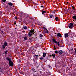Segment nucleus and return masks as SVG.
<instances>
[{"mask_svg": "<svg viewBox=\"0 0 76 76\" xmlns=\"http://www.w3.org/2000/svg\"><path fill=\"white\" fill-rule=\"evenodd\" d=\"M7 60L9 61V64L10 66L13 67V62L11 61V59L9 57H7L6 58Z\"/></svg>", "mask_w": 76, "mask_h": 76, "instance_id": "f257e3e1", "label": "nucleus"}, {"mask_svg": "<svg viewBox=\"0 0 76 76\" xmlns=\"http://www.w3.org/2000/svg\"><path fill=\"white\" fill-rule=\"evenodd\" d=\"M34 29L31 30L30 31V32L28 34L29 37H31V36H32V34L33 33V34H34Z\"/></svg>", "mask_w": 76, "mask_h": 76, "instance_id": "f03ea898", "label": "nucleus"}, {"mask_svg": "<svg viewBox=\"0 0 76 76\" xmlns=\"http://www.w3.org/2000/svg\"><path fill=\"white\" fill-rule=\"evenodd\" d=\"M68 27L69 28H73L74 27V26H73V24L72 23H70V25L68 26Z\"/></svg>", "mask_w": 76, "mask_h": 76, "instance_id": "7ed1b4c3", "label": "nucleus"}, {"mask_svg": "<svg viewBox=\"0 0 76 76\" xmlns=\"http://www.w3.org/2000/svg\"><path fill=\"white\" fill-rule=\"evenodd\" d=\"M57 37H59L60 38H61V35L60 34V33H58L57 34Z\"/></svg>", "mask_w": 76, "mask_h": 76, "instance_id": "20e7f679", "label": "nucleus"}, {"mask_svg": "<svg viewBox=\"0 0 76 76\" xmlns=\"http://www.w3.org/2000/svg\"><path fill=\"white\" fill-rule=\"evenodd\" d=\"M56 44H57L58 47H61V44L59 42H57Z\"/></svg>", "mask_w": 76, "mask_h": 76, "instance_id": "39448f33", "label": "nucleus"}, {"mask_svg": "<svg viewBox=\"0 0 76 76\" xmlns=\"http://www.w3.org/2000/svg\"><path fill=\"white\" fill-rule=\"evenodd\" d=\"M58 53L60 54H61L63 53V51L62 50H60L58 51Z\"/></svg>", "mask_w": 76, "mask_h": 76, "instance_id": "423d86ee", "label": "nucleus"}, {"mask_svg": "<svg viewBox=\"0 0 76 76\" xmlns=\"http://www.w3.org/2000/svg\"><path fill=\"white\" fill-rule=\"evenodd\" d=\"M65 38H67V37H68V34H65Z\"/></svg>", "mask_w": 76, "mask_h": 76, "instance_id": "0eeeda50", "label": "nucleus"}, {"mask_svg": "<svg viewBox=\"0 0 76 76\" xmlns=\"http://www.w3.org/2000/svg\"><path fill=\"white\" fill-rule=\"evenodd\" d=\"M53 15H50V18H53V19H54L55 18V17H53Z\"/></svg>", "mask_w": 76, "mask_h": 76, "instance_id": "6e6552de", "label": "nucleus"}, {"mask_svg": "<svg viewBox=\"0 0 76 76\" xmlns=\"http://www.w3.org/2000/svg\"><path fill=\"white\" fill-rule=\"evenodd\" d=\"M4 45H5V47L7 46V42H4Z\"/></svg>", "mask_w": 76, "mask_h": 76, "instance_id": "1a4fd4ad", "label": "nucleus"}, {"mask_svg": "<svg viewBox=\"0 0 76 76\" xmlns=\"http://www.w3.org/2000/svg\"><path fill=\"white\" fill-rule=\"evenodd\" d=\"M46 56V53H43V57H45Z\"/></svg>", "mask_w": 76, "mask_h": 76, "instance_id": "9d476101", "label": "nucleus"}, {"mask_svg": "<svg viewBox=\"0 0 76 76\" xmlns=\"http://www.w3.org/2000/svg\"><path fill=\"white\" fill-rule=\"evenodd\" d=\"M52 40H53V42L55 43V44H56V43H57V42L56 40H55V39H52Z\"/></svg>", "mask_w": 76, "mask_h": 76, "instance_id": "9b49d317", "label": "nucleus"}, {"mask_svg": "<svg viewBox=\"0 0 76 76\" xmlns=\"http://www.w3.org/2000/svg\"><path fill=\"white\" fill-rule=\"evenodd\" d=\"M8 4L10 5V6H13V4L12 3V2H10L8 3Z\"/></svg>", "mask_w": 76, "mask_h": 76, "instance_id": "f8f14e48", "label": "nucleus"}, {"mask_svg": "<svg viewBox=\"0 0 76 76\" xmlns=\"http://www.w3.org/2000/svg\"><path fill=\"white\" fill-rule=\"evenodd\" d=\"M24 14L23 13H22L21 14V17L22 18H24L25 17V15H24Z\"/></svg>", "mask_w": 76, "mask_h": 76, "instance_id": "ddd939ff", "label": "nucleus"}, {"mask_svg": "<svg viewBox=\"0 0 76 76\" xmlns=\"http://www.w3.org/2000/svg\"><path fill=\"white\" fill-rule=\"evenodd\" d=\"M42 14H44V13H46V11H42Z\"/></svg>", "mask_w": 76, "mask_h": 76, "instance_id": "4468645a", "label": "nucleus"}, {"mask_svg": "<svg viewBox=\"0 0 76 76\" xmlns=\"http://www.w3.org/2000/svg\"><path fill=\"white\" fill-rule=\"evenodd\" d=\"M24 40H27V37H25L24 38Z\"/></svg>", "mask_w": 76, "mask_h": 76, "instance_id": "2eb2a0df", "label": "nucleus"}, {"mask_svg": "<svg viewBox=\"0 0 76 76\" xmlns=\"http://www.w3.org/2000/svg\"><path fill=\"white\" fill-rule=\"evenodd\" d=\"M7 52H8V51L7 50L4 51V53H5V54H7Z\"/></svg>", "mask_w": 76, "mask_h": 76, "instance_id": "dca6fc26", "label": "nucleus"}, {"mask_svg": "<svg viewBox=\"0 0 76 76\" xmlns=\"http://www.w3.org/2000/svg\"><path fill=\"white\" fill-rule=\"evenodd\" d=\"M52 56H53V58H55V56H56V54H53L52 55Z\"/></svg>", "mask_w": 76, "mask_h": 76, "instance_id": "f3484780", "label": "nucleus"}, {"mask_svg": "<svg viewBox=\"0 0 76 76\" xmlns=\"http://www.w3.org/2000/svg\"><path fill=\"white\" fill-rule=\"evenodd\" d=\"M76 18V16L75 15L72 17L73 19H75Z\"/></svg>", "mask_w": 76, "mask_h": 76, "instance_id": "a211bd4d", "label": "nucleus"}, {"mask_svg": "<svg viewBox=\"0 0 76 76\" xmlns=\"http://www.w3.org/2000/svg\"><path fill=\"white\" fill-rule=\"evenodd\" d=\"M39 36L40 38H42L43 37V35L42 34H40Z\"/></svg>", "mask_w": 76, "mask_h": 76, "instance_id": "6ab92c4d", "label": "nucleus"}, {"mask_svg": "<svg viewBox=\"0 0 76 76\" xmlns=\"http://www.w3.org/2000/svg\"><path fill=\"white\" fill-rule=\"evenodd\" d=\"M23 28L24 29H27V27L26 26H24L23 27Z\"/></svg>", "mask_w": 76, "mask_h": 76, "instance_id": "aec40b11", "label": "nucleus"}, {"mask_svg": "<svg viewBox=\"0 0 76 76\" xmlns=\"http://www.w3.org/2000/svg\"><path fill=\"white\" fill-rule=\"evenodd\" d=\"M55 19H56V21H57V20H58V17H56Z\"/></svg>", "mask_w": 76, "mask_h": 76, "instance_id": "412c9836", "label": "nucleus"}, {"mask_svg": "<svg viewBox=\"0 0 76 76\" xmlns=\"http://www.w3.org/2000/svg\"><path fill=\"white\" fill-rule=\"evenodd\" d=\"M6 46H5V45H2V48H5Z\"/></svg>", "mask_w": 76, "mask_h": 76, "instance_id": "4be33fe9", "label": "nucleus"}, {"mask_svg": "<svg viewBox=\"0 0 76 76\" xmlns=\"http://www.w3.org/2000/svg\"><path fill=\"white\" fill-rule=\"evenodd\" d=\"M55 53H56V54H58V51H57V50L55 51Z\"/></svg>", "mask_w": 76, "mask_h": 76, "instance_id": "5701e85b", "label": "nucleus"}, {"mask_svg": "<svg viewBox=\"0 0 76 76\" xmlns=\"http://www.w3.org/2000/svg\"><path fill=\"white\" fill-rule=\"evenodd\" d=\"M35 56H36V58H38L39 57V56H38V55H35Z\"/></svg>", "mask_w": 76, "mask_h": 76, "instance_id": "b1692460", "label": "nucleus"}, {"mask_svg": "<svg viewBox=\"0 0 76 76\" xmlns=\"http://www.w3.org/2000/svg\"><path fill=\"white\" fill-rule=\"evenodd\" d=\"M3 2H4V3H5L6 2V0H2Z\"/></svg>", "mask_w": 76, "mask_h": 76, "instance_id": "393cba45", "label": "nucleus"}, {"mask_svg": "<svg viewBox=\"0 0 76 76\" xmlns=\"http://www.w3.org/2000/svg\"><path fill=\"white\" fill-rule=\"evenodd\" d=\"M72 10L73 11L75 10V7H72Z\"/></svg>", "mask_w": 76, "mask_h": 76, "instance_id": "a878e982", "label": "nucleus"}, {"mask_svg": "<svg viewBox=\"0 0 76 76\" xmlns=\"http://www.w3.org/2000/svg\"><path fill=\"white\" fill-rule=\"evenodd\" d=\"M43 29H45V30H47V29L45 28V27H43Z\"/></svg>", "mask_w": 76, "mask_h": 76, "instance_id": "bb28decb", "label": "nucleus"}, {"mask_svg": "<svg viewBox=\"0 0 76 76\" xmlns=\"http://www.w3.org/2000/svg\"><path fill=\"white\" fill-rule=\"evenodd\" d=\"M72 54H73V55H75V53L74 52H72Z\"/></svg>", "mask_w": 76, "mask_h": 76, "instance_id": "cd10ccee", "label": "nucleus"}, {"mask_svg": "<svg viewBox=\"0 0 76 76\" xmlns=\"http://www.w3.org/2000/svg\"><path fill=\"white\" fill-rule=\"evenodd\" d=\"M46 33H48V30H46Z\"/></svg>", "mask_w": 76, "mask_h": 76, "instance_id": "c85d7f7f", "label": "nucleus"}, {"mask_svg": "<svg viewBox=\"0 0 76 76\" xmlns=\"http://www.w3.org/2000/svg\"><path fill=\"white\" fill-rule=\"evenodd\" d=\"M40 60H42L43 59V57H41L40 58Z\"/></svg>", "mask_w": 76, "mask_h": 76, "instance_id": "c756f323", "label": "nucleus"}, {"mask_svg": "<svg viewBox=\"0 0 76 76\" xmlns=\"http://www.w3.org/2000/svg\"><path fill=\"white\" fill-rule=\"evenodd\" d=\"M35 69L34 68H33L32 69V70L33 71H34L35 70Z\"/></svg>", "mask_w": 76, "mask_h": 76, "instance_id": "7c9ffc66", "label": "nucleus"}, {"mask_svg": "<svg viewBox=\"0 0 76 76\" xmlns=\"http://www.w3.org/2000/svg\"><path fill=\"white\" fill-rule=\"evenodd\" d=\"M48 75H51V72H49L48 73Z\"/></svg>", "mask_w": 76, "mask_h": 76, "instance_id": "2f4dec72", "label": "nucleus"}, {"mask_svg": "<svg viewBox=\"0 0 76 76\" xmlns=\"http://www.w3.org/2000/svg\"><path fill=\"white\" fill-rule=\"evenodd\" d=\"M75 10H76V11H73V12L74 13H76V9H75Z\"/></svg>", "mask_w": 76, "mask_h": 76, "instance_id": "473e14b6", "label": "nucleus"}, {"mask_svg": "<svg viewBox=\"0 0 76 76\" xmlns=\"http://www.w3.org/2000/svg\"><path fill=\"white\" fill-rule=\"evenodd\" d=\"M15 19H18L17 18V17H15Z\"/></svg>", "mask_w": 76, "mask_h": 76, "instance_id": "72a5a7b5", "label": "nucleus"}, {"mask_svg": "<svg viewBox=\"0 0 76 76\" xmlns=\"http://www.w3.org/2000/svg\"><path fill=\"white\" fill-rule=\"evenodd\" d=\"M1 15V12L0 11V15Z\"/></svg>", "mask_w": 76, "mask_h": 76, "instance_id": "f704fd0d", "label": "nucleus"}, {"mask_svg": "<svg viewBox=\"0 0 76 76\" xmlns=\"http://www.w3.org/2000/svg\"><path fill=\"white\" fill-rule=\"evenodd\" d=\"M70 50H71V51H72L73 50V48H72V49H71Z\"/></svg>", "mask_w": 76, "mask_h": 76, "instance_id": "c9c22d12", "label": "nucleus"}, {"mask_svg": "<svg viewBox=\"0 0 76 76\" xmlns=\"http://www.w3.org/2000/svg\"><path fill=\"white\" fill-rule=\"evenodd\" d=\"M55 12H56V11H53V13H55Z\"/></svg>", "mask_w": 76, "mask_h": 76, "instance_id": "e433bc0d", "label": "nucleus"}, {"mask_svg": "<svg viewBox=\"0 0 76 76\" xmlns=\"http://www.w3.org/2000/svg\"><path fill=\"white\" fill-rule=\"evenodd\" d=\"M41 7H44V6H41Z\"/></svg>", "mask_w": 76, "mask_h": 76, "instance_id": "4c0bfd02", "label": "nucleus"}, {"mask_svg": "<svg viewBox=\"0 0 76 76\" xmlns=\"http://www.w3.org/2000/svg\"><path fill=\"white\" fill-rule=\"evenodd\" d=\"M54 47L55 49L56 50V46H54Z\"/></svg>", "mask_w": 76, "mask_h": 76, "instance_id": "58836bf2", "label": "nucleus"}, {"mask_svg": "<svg viewBox=\"0 0 76 76\" xmlns=\"http://www.w3.org/2000/svg\"><path fill=\"white\" fill-rule=\"evenodd\" d=\"M75 53H76V49H75Z\"/></svg>", "mask_w": 76, "mask_h": 76, "instance_id": "ea45409f", "label": "nucleus"}, {"mask_svg": "<svg viewBox=\"0 0 76 76\" xmlns=\"http://www.w3.org/2000/svg\"><path fill=\"white\" fill-rule=\"evenodd\" d=\"M29 39H30V40H31V39H31V38H29Z\"/></svg>", "mask_w": 76, "mask_h": 76, "instance_id": "a19ab883", "label": "nucleus"}, {"mask_svg": "<svg viewBox=\"0 0 76 76\" xmlns=\"http://www.w3.org/2000/svg\"><path fill=\"white\" fill-rule=\"evenodd\" d=\"M14 24H15V25L16 24V23L15 22V23H14Z\"/></svg>", "mask_w": 76, "mask_h": 76, "instance_id": "79ce46f5", "label": "nucleus"}, {"mask_svg": "<svg viewBox=\"0 0 76 76\" xmlns=\"http://www.w3.org/2000/svg\"><path fill=\"white\" fill-rule=\"evenodd\" d=\"M22 74H23V75H25V73H23Z\"/></svg>", "mask_w": 76, "mask_h": 76, "instance_id": "37998d69", "label": "nucleus"}, {"mask_svg": "<svg viewBox=\"0 0 76 76\" xmlns=\"http://www.w3.org/2000/svg\"><path fill=\"white\" fill-rule=\"evenodd\" d=\"M55 34L56 35V34H57V33H55Z\"/></svg>", "mask_w": 76, "mask_h": 76, "instance_id": "c03bdc74", "label": "nucleus"}, {"mask_svg": "<svg viewBox=\"0 0 76 76\" xmlns=\"http://www.w3.org/2000/svg\"><path fill=\"white\" fill-rule=\"evenodd\" d=\"M73 11H73V10L72 11H71V12H73Z\"/></svg>", "mask_w": 76, "mask_h": 76, "instance_id": "a18cd8bd", "label": "nucleus"}, {"mask_svg": "<svg viewBox=\"0 0 76 76\" xmlns=\"http://www.w3.org/2000/svg\"><path fill=\"white\" fill-rule=\"evenodd\" d=\"M67 3H69V2H67Z\"/></svg>", "mask_w": 76, "mask_h": 76, "instance_id": "49530a36", "label": "nucleus"}, {"mask_svg": "<svg viewBox=\"0 0 76 76\" xmlns=\"http://www.w3.org/2000/svg\"><path fill=\"white\" fill-rule=\"evenodd\" d=\"M70 45H72V44H70Z\"/></svg>", "mask_w": 76, "mask_h": 76, "instance_id": "de8ad7c7", "label": "nucleus"}, {"mask_svg": "<svg viewBox=\"0 0 76 76\" xmlns=\"http://www.w3.org/2000/svg\"><path fill=\"white\" fill-rule=\"evenodd\" d=\"M54 16L55 17V15H54Z\"/></svg>", "mask_w": 76, "mask_h": 76, "instance_id": "09e8293b", "label": "nucleus"}, {"mask_svg": "<svg viewBox=\"0 0 76 76\" xmlns=\"http://www.w3.org/2000/svg\"><path fill=\"white\" fill-rule=\"evenodd\" d=\"M61 43H62V42H61Z\"/></svg>", "mask_w": 76, "mask_h": 76, "instance_id": "8fccbe9b", "label": "nucleus"}]
</instances>
